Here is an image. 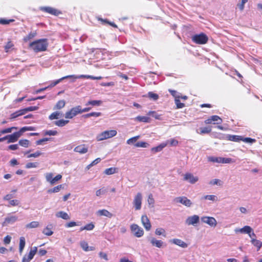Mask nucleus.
I'll return each instance as SVG.
<instances>
[{"mask_svg": "<svg viewBox=\"0 0 262 262\" xmlns=\"http://www.w3.org/2000/svg\"><path fill=\"white\" fill-rule=\"evenodd\" d=\"M49 45L47 39L42 38L36 40L30 43L29 47L35 52L38 53L47 50Z\"/></svg>", "mask_w": 262, "mask_h": 262, "instance_id": "nucleus-1", "label": "nucleus"}, {"mask_svg": "<svg viewBox=\"0 0 262 262\" xmlns=\"http://www.w3.org/2000/svg\"><path fill=\"white\" fill-rule=\"evenodd\" d=\"M117 132L115 129L106 130L99 134L96 136L97 141H101L113 138L117 135Z\"/></svg>", "mask_w": 262, "mask_h": 262, "instance_id": "nucleus-2", "label": "nucleus"}, {"mask_svg": "<svg viewBox=\"0 0 262 262\" xmlns=\"http://www.w3.org/2000/svg\"><path fill=\"white\" fill-rule=\"evenodd\" d=\"M143 201V195L141 192L137 193L134 196L133 205L135 210H139L141 209Z\"/></svg>", "mask_w": 262, "mask_h": 262, "instance_id": "nucleus-3", "label": "nucleus"}, {"mask_svg": "<svg viewBox=\"0 0 262 262\" xmlns=\"http://www.w3.org/2000/svg\"><path fill=\"white\" fill-rule=\"evenodd\" d=\"M46 181L51 185H54L56 182L62 179V175L58 174L55 177H53L54 174L52 172H46L44 174Z\"/></svg>", "mask_w": 262, "mask_h": 262, "instance_id": "nucleus-4", "label": "nucleus"}, {"mask_svg": "<svg viewBox=\"0 0 262 262\" xmlns=\"http://www.w3.org/2000/svg\"><path fill=\"white\" fill-rule=\"evenodd\" d=\"M130 230L133 235L138 238L143 236L144 233L142 228L136 224H132L130 225Z\"/></svg>", "mask_w": 262, "mask_h": 262, "instance_id": "nucleus-5", "label": "nucleus"}, {"mask_svg": "<svg viewBox=\"0 0 262 262\" xmlns=\"http://www.w3.org/2000/svg\"><path fill=\"white\" fill-rule=\"evenodd\" d=\"M79 114H81V106L80 105L74 107L67 112L64 117L66 119H71Z\"/></svg>", "mask_w": 262, "mask_h": 262, "instance_id": "nucleus-6", "label": "nucleus"}, {"mask_svg": "<svg viewBox=\"0 0 262 262\" xmlns=\"http://www.w3.org/2000/svg\"><path fill=\"white\" fill-rule=\"evenodd\" d=\"M200 218L199 215L194 214L188 216L185 221V224L187 226H196L200 222Z\"/></svg>", "mask_w": 262, "mask_h": 262, "instance_id": "nucleus-7", "label": "nucleus"}, {"mask_svg": "<svg viewBox=\"0 0 262 262\" xmlns=\"http://www.w3.org/2000/svg\"><path fill=\"white\" fill-rule=\"evenodd\" d=\"M208 160L209 162L217 163H230L233 162V161L231 158L217 157L213 156L208 157Z\"/></svg>", "mask_w": 262, "mask_h": 262, "instance_id": "nucleus-8", "label": "nucleus"}, {"mask_svg": "<svg viewBox=\"0 0 262 262\" xmlns=\"http://www.w3.org/2000/svg\"><path fill=\"white\" fill-rule=\"evenodd\" d=\"M192 39L196 43L205 44L208 41V37L205 34L201 33L193 36Z\"/></svg>", "mask_w": 262, "mask_h": 262, "instance_id": "nucleus-9", "label": "nucleus"}, {"mask_svg": "<svg viewBox=\"0 0 262 262\" xmlns=\"http://www.w3.org/2000/svg\"><path fill=\"white\" fill-rule=\"evenodd\" d=\"M202 223L206 224L211 227H215L217 225V221L213 217L203 216L201 217Z\"/></svg>", "mask_w": 262, "mask_h": 262, "instance_id": "nucleus-10", "label": "nucleus"}, {"mask_svg": "<svg viewBox=\"0 0 262 262\" xmlns=\"http://www.w3.org/2000/svg\"><path fill=\"white\" fill-rule=\"evenodd\" d=\"M199 177L190 172H186L183 176V180L191 184H194L199 181Z\"/></svg>", "mask_w": 262, "mask_h": 262, "instance_id": "nucleus-11", "label": "nucleus"}, {"mask_svg": "<svg viewBox=\"0 0 262 262\" xmlns=\"http://www.w3.org/2000/svg\"><path fill=\"white\" fill-rule=\"evenodd\" d=\"M222 119L217 115H213L208 118L205 121L206 124H211L213 122L214 124H220L222 123Z\"/></svg>", "mask_w": 262, "mask_h": 262, "instance_id": "nucleus-12", "label": "nucleus"}, {"mask_svg": "<svg viewBox=\"0 0 262 262\" xmlns=\"http://www.w3.org/2000/svg\"><path fill=\"white\" fill-rule=\"evenodd\" d=\"M148 240L152 246L157 248H161L164 246V243L162 241L157 239L155 237H150L148 238Z\"/></svg>", "mask_w": 262, "mask_h": 262, "instance_id": "nucleus-13", "label": "nucleus"}, {"mask_svg": "<svg viewBox=\"0 0 262 262\" xmlns=\"http://www.w3.org/2000/svg\"><path fill=\"white\" fill-rule=\"evenodd\" d=\"M141 221L144 228L146 231H149L151 228L150 221L146 215H143L141 218Z\"/></svg>", "mask_w": 262, "mask_h": 262, "instance_id": "nucleus-14", "label": "nucleus"}, {"mask_svg": "<svg viewBox=\"0 0 262 262\" xmlns=\"http://www.w3.org/2000/svg\"><path fill=\"white\" fill-rule=\"evenodd\" d=\"M176 201L180 203L187 207H190L192 203L191 201L185 196H180L176 198Z\"/></svg>", "mask_w": 262, "mask_h": 262, "instance_id": "nucleus-15", "label": "nucleus"}, {"mask_svg": "<svg viewBox=\"0 0 262 262\" xmlns=\"http://www.w3.org/2000/svg\"><path fill=\"white\" fill-rule=\"evenodd\" d=\"M40 9L42 11L56 16L61 13L59 10L50 7H42Z\"/></svg>", "mask_w": 262, "mask_h": 262, "instance_id": "nucleus-16", "label": "nucleus"}, {"mask_svg": "<svg viewBox=\"0 0 262 262\" xmlns=\"http://www.w3.org/2000/svg\"><path fill=\"white\" fill-rule=\"evenodd\" d=\"M169 242L170 244L176 245L183 248H186L188 247V245L185 242L179 238H172L170 239Z\"/></svg>", "mask_w": 262, "mask_h": 262, "instance_id": "nucleus-17", "label": "nucleus"}, {"mask_svg": "<svg viewBox=\"0 0 262 262\" xmlns=\"http://www.w3.org/2000/svg\"><path fill=\"white\" fill-rule=\"evenodd\" d=\"M21 136L20 133L17 132H15L12 134L7 135V142L8 143H14L16 142L18 138Z\"/></svg>", "mask_w": 262, "mask_h": 262, "instance_id": "nucleus-18", "label": "nucleus"}, {"mask_svg": "<svg viewBox=\"0 0 262 262\" xmlns=\"http://www.w3.org/2000/svg\"><path fill=\"white\" fill-rule=\"evenodd\" d=\"M74 151L80 154H84L88 151V147L85 144H81L76 146Z\"/></svg>", "mask_w": 262, "mask_h": 262, "instance_id": "nucleus-19", "label": "nucleus"}, {"mask_svg": "<svg viewBox=\"0 0 262 262\" xmlns=\"http://www.w3.org/2000/svg\"><path fill=\"white\" fill-rule=\"evenodd\" d=\"M18 219V217L15 215H10L5 218V221L3 224V226L7 225L10 224L15 223Z\"/></svg>", "mask_w": 262, "mask_h": 262, "instance_id": "nucleus-20", "label": "nucleus"}, {"mask_svg": "<svg viewBox=\"0 0 262 262\" xmlns=\"http://www.w3.org/2000/svg\"><path fill=\"white\" fill-rule=\"evenodd\" d=\"M251 231H252V228L249 226H245L242 228H236L234 230L235 233H241L248 234L250 233Z\"/></svg>", "mask_w": 262, "mask_h": 262, "instance_id": "nucleus-21", "label": "nucleus"}, {"mask_svg": "<svg viewBox=\"0 0 262 262\" xmlns=\"http://www.w3.org/2000/svg\"><path fill=\"white\" fill-rule=\"evenodd\" d=\"M80 246L81 248L85 252L93 251L95 250V248L94 247L89 246L88 243L84 241H82L80 242Z\"/></svg>", "mask_w": 262, "mask_h": 262, "instance_id": "nucleus-22", "label": "nucleus"}, {"mask_svg": "<svg viewBox=\"0 0 262 262\" xmlns=\"http://www.w3.org/2000/svg\"><path fill=\"white\" fill-rule=\"evenodd\" d=\"M167 145V142H165L161 143L156 147H152L151 151L154 153L161 151L164 147Z\"/></svg>", "mask_w": 262, "mask_h": 262, "instance_id": "nucleus-23", "label": "nucleus"}, {"mask_svg": "<svg viewBox=\"0 0 262 262\" xmlns=\"http://www.w3.org/2000/svg\"><path fill=\"white\" fill-rule=\"evenodd\" d=\"M96 214L99 216H104L109 218L113 216L112 213L106 209L99 210L96 212Z\"/></svg>", "mask_w": 262, "mask_h": 262, "instance_id": "nucleus-24", "label": "nucleus"}, {"mask_svg": "<svg viewBox=\"0 0 262 262\" xmlns=\"http://www.w3.org/2000/svg\"><path fill=\"white\" fill-rule=\"evenodd\" d=\"M147 202L149 208H153L155 207V200L154 198L153 195L151 193H150L148 195Z\"/></svg>", "mask_w": 262, "mask_h": 262, "instance_id": "nucleus-25", "label": "nucleus"}, {"mask_svg": "<svg viewBox=\"0 0 262 262\" xmlns=\"http://www.w3.org/2000/svg\"><path fill=\"white\" fill-rule=\"evenodd\" d=\"M155 233L157 236H162L164 237H166L167 235L165 229L162 227L156 229Z\"/></svg>", "mask_w": 262, "mask_h": 262, "instance_id": "nucleus-26", "label": "nucleus"}, {"mask_svg": "<svg viewBox=\"0 0 262 262\" xmlns=\"http://www.w3.org/2000/svg\"><path fill=\"white\" fill-rule=\"evenodd\" d=\"M42 233L47 236H51L53 234L52 230V225H47L42 230Z\"/></svg>", "mask_w": 262, "mask_h": 262, "instance_id": "nucleus-27", "label": "nucleus"}, {"mask_svg": "<svg viewBox=\"0 0 262 262\" xmlns=\"http://www.w3.org/2000/svg\"><path fill=\"white\" fill-rule=\"evenodd\" d=\"M251 244L256 248L257 251H259L262 247V242L256 239L251 240Z\"/></svg>", "mask_w": 262, "mask_h": 262, "instance_id": "nucleus-28", "label": "nucleus"}, {"mask_svg": "<svg viewBox=\"0 0 262 262\" xmlns=\"http://www.w3.org/2000/svg\"><path fill=\"white\" fill-rule=\"evenodd\" d=\"M202 199L206 200H209L210 201H212L213 202H217L219 201L218 198L215 195H204Z\"/></svg>", "mask_w": 262, "mask_h": 262, "instance_id": "nucleus-29", "label": "nucleus"}, {"mask_svg": "<svg viewBox=\"0 0 262 262\" xmlns=\"http://www.w3.org/2000/svg\"><path fill=\"white\" fill-rule=\"evenodd\" d=\"M62 116V113L61 112L56 111L53 112L49 116L50 120L57 119Z\"/></svg>", "mask_w": 262, "mask_h": 262, "instance_id": "nucleus-30", "label": "nucleus"}, {"mask_svg": "<svg viewBox=\"0 0 262 262\" xmlns=\"http://www.w3.org/2000/svg\"><path fill=\"white\" fill-rule=\"evenodd\" d=\"M135 121H137L141 122L147 123L149 122L150 118L146 116H138L134 118Z\"/></svg>", "mask_w": 262, "mask_h": 262, "instance_id": "nucleus-31", "label": "nucleus"}, {"mask_svg": "<svg viewBox=\"0 0 262 262\" xmlns=\"http://www.w3.org/2000/svg\"><path fill=\"white\" fill-rule=\"evenodd\" d=\"M26 241L24 237L21 236L19 238V251L20 254L22 253L25 247Z\"/></svg>", "mask_w": 262, "mask_h": 262, "instance_id": "nucleus-32", "label": "nucleus"}, {"mask_svg": "<svg viewBox=\"0 0 262 262\" xmlns=\"http://www.w3.org/2000/svg\"><path fill=\"white\" fill-rule=\"evenodd\" d=\"M56 216L57 217H60L64 220H69L70 219V216L67 213L62 211L57 212Z\"/></svg>", "mask_w": 262, "mask_h": 262, "instance_id": "nucleus-33", "label": "nucleus"}, {"mask_svg": "<svg viewBox=\"0 0 262 262\" xmlns=\"http://www.w3.org/2000/svg\"><path fill=\"white\" fill-rule=\"evenodd\" d=\"M227 138L228 140L234 141V142H239L242 140V136H237V135H228Z\"/></svg>", "mask_w": 262, "mask_h": 262, "instance_id": "nucleus-34", "label": "nucleus"}, {"mask_svg": "<svg viewBox=\"0 0 262 262\" xmlns=\"http://www.w3.org/2000/svg\"><path fill=\"white\" fill-rule=\"evenodd\" d=\"M63 188V187L62 185H59L57 186L53 187V188L49 189L48 190V192L49 193H57L61 189Z\"/></svg>", "mask_w": 262, "mask_h": 262, "instance_id": "nucleus-35", "label": "nucleus"}, {"mask_svg": "<svg viewBox=\"0 0 262 262\" xmlns=\"http://www.w3.org/2000/svg\"><path fill=\"white\" fill-rule=\"evenodd\" d=\"M66 104V102L63 100H59L57 102V103L55 105L54 109V110H60L64 107Z\"/></svg>", "mask_w": 262, "mask_h": 262, "instance_id": "nucleus-36", "label": "nucleus"}, {"mask_svg": "<svg viewBox=\"0 0 262 262\" xmlns=\"http://www.w3.org/2000/svg\"><path fill=\"white\" fill-rule=\"evenodd\" d=\"M140 136H136L133 137L132 138H130L127 140L126 143L128 145H133L134 144L135 145V144H136L137 143L136 142L138 140V139H139L140 138Z\"/></svg>", "mask_w": 262, "mask_h": 262, "instance_id": "nucleus-37", "label": "nucleus"}, {"mask_svg": "<svg viewBox=\"0 0 262 262\" xmlns=\"http://www.w3.org/2000/svg\"><path fill=\"white\" fill-rule=\"evenodd\" d=\"M136 147L147 148L149 146V144L145 142L140 141L135 144Z\"/></svg>", "mask_w": 262, "mask_h": 262, "instance_id": "nucleus-38", "label": "nucleus"}, {"mask_svg": "<svg viewBox=\"0 0 262 262\" xmlns=\"http://www.w3.org/2000/svg\"><path fill=\"white\" fill-rule=\"evenodd\" d=\"M209 184L210 185L214 186V185H217V186H222L223 185V182L218 179H215L211 180Z\"/></svg>", "mask_w": 262, "mask_h": 262, "instance_id": "nucleus-39", "label": "nucleus"}, {"mask_svg": "<svg viewBox=\"0 0 262 262\" xmlns=\"http://www.w3.org/2000/svg\"><path fill=\"white\" fill-rule=\"evenodd\" d=\"M39 223L37 221H33L26 225L27 228H35L39 227Z\"/></svg>", "mask_w": 262, "mask_h": 262, "instance_id": "nucleus-40", "label": "nucleus"}, {"mask_svg": "<svg viewBox=\"0 0 262 262\" xmlns=\"http://www.w3.org/2000/svg\"><path fill=\"white\" fill-rule=\"evenodd\" d=\"M67 78H68V77L67 76H66L63 77H62L59 79H57L55 81H52L50 85H49L48 87V88L54 87L55 85H56L57 84H58L60 82H61L62 80L67 79Z\"/></svg>", "mask_w": 262, "mask_h": 262, "instance_id": "nucleus-41", "label": "nucleus"}, {"mask_svg": "<svg viewBox=\"0 0 262 262\" xmlns=\"http://www.w3.org/2000/svg\"><path fill=\"white\" fill-rule=\"evenodd\" d=\"M68 120L61 119L55 122V124L58 126L62 127L69 123Z\"/></svg>", "mask_w": 262, "mask_h": 262, "instance_id": "nucleus-42", "label": "nucleus"}, {"mask_svg": "<svg viewBox=\"0 0 262 262\" xmlns=\"http://www.w3.org/2000/svg\"><path fill=\"white\" fill-rule=\"evenodd\" d=\"M94 227H95V226L93 223H90V224L86 225L85 226H84L83 227H82L80 228V230L83 231V230H85L91 231V230H92L94 228Z\"/></svg>", "mask_w": 262, "mask_h": 262, "instance_id": "nucleus-43", "label": "nucleus"}, {"mask_svg": "<svg viewBox=\"0 0 262 262\" xmlns=\"http://www.w3.org/2000/svg\"><path fill=\"white\" fill-rule=\"evenodd\" d=\"M117 172V169L115 167L107 168L104 170V173L106 175H111Z\"/></svg>", "mask_w": 262, "mask_h": 262, "instance_id": "nucleus-44", "label": "nucleus"}, {"mask_svg": "<svg viewBox=\"0 0 262 262\" xmlns=\"http://www.w3.org/2000/svg\"><path fill=\"white\" fill-rule=\"evenodd\" d=\"M37 251V248L36 247H33L31 248L30 251L29 252V253L28 254V256H29V258L32 259L35 254L36 253Z\"/></svg>", "mask_w": 262, "mask_h": 262, "instance_id": "nucleus-45", "label": "nucleus"}, {"mask_svg": "<svg viewBox=\"0 0 262 262\" xmlns=\"http://www.w3.org/2000/svg\"><path fill=\"white\" fill-rule=\"evenodd\" d=\"M102 103L101 100H90L86 103V105H92L93 106H99Z\"/></svg>", "mask_w": 262, "mask_h": 262, "instance_id": "nucleus-46", "label": "nucleus"}, {"mask_svg": "<svg viewBox=\"0 0 262 262\" xmlns=\"http://www.w3.org/2000/svg\"><path fill=\"white\" fill-rule=\"evenodd\" d=\"M248 1V0H241V1L237 4V7L241 11H243L244 10L245 4L247 3Z\"/></svg>", "mask_w": 262, "mask_h": 262, "instance_id": "nucleus-47", "label": "nucleus"}, {"mask_svg": "<svg viewBox=\"0 0 262 262\" xmlns=\"http://www.w3.org/2000/svg\"><path fill=\"white\" fill-rule=\"evenodd\" d=\"M19 144L21 146L28 147L30 145V141L27 139H21L19 141Z\"/></svg>", "mask_w": 262, "mask_h": 262, "instance_id": "nucleus-48", "label": "nucleus"}, {"mask_svg": "<svg viewBox=\"0 0 262 262\" xmlns=\"http://www.w3.org/2000/svg\"><path fill=\"white\" fill-rule=\"evenodd\" d=\"M101 115V113L100 112H92L89 114H86L84 115L85 118H89L91 117H98Z\"/></svg>", "mask_w": 262, "mask_h": 262, "instance_id": "nucleus-49", "label": "nucleus"}, {"mask_svg": "<svg viewBox=\"0 0 262 262\" xmlns=\"http://www.w3.org/2000/svg\"><path fill=\"white\" fill-rule=\"evenodd\" d=\"M38 163L37 162H29L26 164V168L27 169L31 168H37L38 166Z\"/></svg>", "mask_w": 262, "mask_h": 262, "instance_id": "nucleus-50", "label": "nucleus"}, {"mask_svg": "<svg viewBox=\"0 0 262 262\" xmlns=\"http://www.w3.org/2000/svg\"><path fill=\"white\" fill-rule=\"evenodd\" d=\"M36 34L37 33L35 31L30 32L27 36L24 37V40L25 41H27L28 40L31 39L34 37H35L36 36Z\"/></svg>", "mask_w": 262, "mask_h": 262, "instance_id": "nucleus-51", "label": "nucleus"}, {"mask_svg": "<svg viewBox=\"0 0 262 262\" xmlns=\"http://www.w3.org/2000/svg\"><path fill=\"white\" fill-rule=\"evenodd\" d=\"M14 129H17V127H11L5 128L4 129H3V130H1L0 131V133L1 134H7V133H10Z\"/></svg>", "mask_w": 262, "mask_h": 262, "instance_id": "nucleus-52", "label": "nucleus"}, {"mask_svg": "<svg viewBox=\"0 0 262 262\" xmlns=\"http://www.w3.org/2000/svg\"><path fill=\"white\" fill-rule=\"evenodd\" d=\"M13 21H14V19H7L4 18H0V24L1 25H8Z\"/></svg>", "mask_w": 262, "mask_h": 262, "instance_id": "nucleus-53", "label": "nucleus"}, {"mask_svg": "<svg viewBox=\"0 0 262 262\" xmlns=\"http://www.w3.org/2000/svg\"><path fill=\"white\" fill-rule=\"evenodd\" d=\"M200 134H208L209 133L211 129L209 127H201L200 128Z\"/></svg>", "mask_w": 262, "mask_h": 262, "instance_id": "nucleus-54", "label": "nucleus"}, {"mask_svg": "<svg viewBox=\"0 0 262 262\" xmlns=\"http://www.w3.org/2000/svg\"><path fill=\"white\" fill-rule=\"evenodd\" d=\"M20 204V202L18 200H12L9 202V205L8 206H16L19 205Z\"/></svg>", "mask_w": 262, "mask_h": 262, "instance_id": "nucleus-55", "label": "nucleus"}, {"mask_svg": "<svg viewBox=\"0 0 262 262\" xmlns=\"http://www.w3.org/2000/svg\"><path fill=\"white\" fill-rule=\"evenodd\" d=\"M166 142H167V144H169L171 146H176L179 143L178 141L174 138L167 140Z\"/></svg>", "mask_w": 262, "mask_h": 262, "instance_id": "nucleus-56", "label": "nucleus"}, {"mask_svg": "<svg viewBox=\"0 0 262 262\" xmlns=\"http://www.w3.org/2000/svg\"><path fill=\"white\" fill-rule=\"evenodd\" d=\"M148 97L153 100H157L159 98V96L157 94L151 92L148 93Z\"/></svg>", "mask_w": 262, "mask_h": 262, "instance_id": "nucleus-57", "label": "nucleus"}, {"mask_svg": "<svg viewBox=\"0 0 262 262\" xmlns=\"http://www.w3.org/2000/svg\"><path fill=\"white\" fill-rule=\"evenodd\" d=\"M42 155V152H41L39 151H36L34 153L31 154L29 155H28L27 158H37L39 157L40 155Z\"/></svg>", "mask_w": 262, "mask_h": 262, "instance_id": "nucleus-58", "label": "nucleus"}, {"mask_svg": "<svg viewBox=\"0 0 262 262\" xmlns=\"http://www.w3.org/2000/svg\"><path fill=\"white\" fill-rule=\"evenodd\" d=\"M241 141H243L245 143H248L251 144L256 142V140L254 139H252L251 138H243V137Z\"/></svg>", "mask_w": 262, "mask_h": 262, "instance_id": "nucleus-59", "label": "nucleus"}, {"mask_svg": "<svg viewBox=\"0 0 262 262\" xmlns=\"http://www.w3.org/2000/svg\"><path fill=\"white\" fill-rule=\"evenodd\" d=\"M180 98H178L175 99V103L178 108H181L184 106V104L180 102Z\"/></svg>", "mask_w": 262, "mask_h": 262, "instance_id": "nucleus-60", "label": "nucleus"}, {"mask_svg": "<svg viewBox=\"0 0 262 262\" xmlns=\"http://www.w3.org/2000/svg\"><path fill=\"white\" fill-rule=\"evenodd\" d=\"M57 133H58L56 130H49L46 131L45 133V135L48 136H55L57 134Z\"/></svg>", "mask_w": 262, "mask_h": 262, "instance_id": "nucleus-61", "label": "nucleus"}, {"mask_svg": "<svg viewBox=\"0 0 262 262\" xmlns=\"http://www.w3.org/2000/svg\"><path fill=\"white\" fill-rule=\"evenodd\" d=\"M169 92L174 97L175 99L180 98V94L174 90H169Z\"/></svg>", "mask_w": 262, "mask_h": 262, "instance_id": "nucleus-62", "label": "nucleus"}, {"mask_svg": "<svg viewBox=\"0 0 262 262\" xmlns=\"http://www.w3.org/2000/svg\"><path fill=\"white\" fill-rule=\"evenodd\" d=\"M13 47V44L11 41H9L5 47V51L6 52H9L10 50Z\"/></svg>", "mask_w": 262, "mask_h": 262, "instance_id": "nucleus-63", "label": "nucleus"}, {"mask_svg": "<svg viewBox=\"0 0 262 262\" xmlns=\"http://www.w3.org/2000/svg\"><path fill=\"white\" fill-rule=\"evenodd\" d=\"M12 237L10 235H7L4 238V243L5 245H8L10 243Z\"/></svg>", "mask_w": 262, "mask_h": 262, "instance_id": "nucleus-64", "label": "nucleus"}]
</instances>
